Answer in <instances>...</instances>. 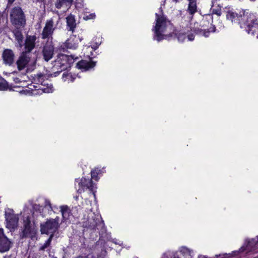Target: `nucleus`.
<instances>
[{"label":"nucleus","mask_w":258,"mask_h":258,"mask_svg":"<svg viewBox=\"0 0 258 258\" xmlns=\"http://www.w3.org/2000/svg\"><path fill=\"white\" fill-rule=\"evenodd\" d=\"M80 41L81 39L79 37L72 35L64 43V46L67 49H75Z\"/></svg>","instance_id":"obj_12"},{"label":"nucleus","mask_w":258,"mask_h":258,"mask_svg":"<svg viewBox=\"0 0 258 258\" xmlns=\"http://www.w3.org/2000/svg\"><path fill=\"white\" fill-rule=\"evenodd\" d=\"M5 213L7 226H17L19 224V216L15 214L13 209L7 208Z\"/></svg>","instance_id":"obj_11"},{"label":"nucleus","mask_w":258,"mask_h":258,"mask_svg":"<svg viewBox=\"0 0 258 258\" xmlns=\"http://www.w3.org/2000/svg\"><path fill=\"white\" fill-rule=\"evenodd\" d=\"M60 219L58 217L55 218H50L46 222V226H57L59 224Z\"/></svg>","instance_id":"obj_30"},{"label":"nucleus","mask_w":258,"mask_h":258,"mask_svg":"<svg viewBox=\"0 0 258 258\" xmlns=\"http://www.w3.org/2000/svg\"><path fill=\"white\" fill-rule=\"evenodd\" d=\"M51 237H49L48 240L45 242V243L40 248V250H44L46 248L48 247L51 241Z\"/></svg>","instance_id":"obj_32"},{"label":"nucleus","mask_w":258,"mask_h":258,"mask_svg":"<svg viewBox=\"0 0 258 258\" xmlns=\"http://www.w3.org/2000/svg\"><path fill=\"white\" fill-rule=\"evenodd\" d=\"M67 23L70 31H73L76 27V24L75 17L73 15H70L67 17Z\"/></svg>","instance_id":"obj_25"},{"label":"nucleus","mask_w":258,"mask_h":258,"mask_svg":"<svg viewBox=\"0 0 258 258\" xmlns=\"http://www.w3.org/2000/svg\"><path fill=\"white\" fill-rule=\"evenodd\" d=\"M56 231L57 227H41V233L50 235L49 237H51V239Z\"/></svg>","instance_id":"obj_23"},{"label":"nucleus","mask_w":258,"mask_h":258,"mask_svg":"<svg viewBox=\"0 0 258 258\" xmlns=\"http://www.w3.org/2000/svg\"><path fill=\"white\" fill-rule=\"evenodd\" d=\"M201 26L198 23H195L193 25L190 24L188 27L187 23L181 22L180 25V28L177 33V37L179 41L184 42L186 39L189 41H192L194 39V35L193 33H189V31L194 32L196 34H200L207 37L210 34V31L203 30L200 28Z\"/></svg>","instance_id":"obj_2"},{"label":"nucleus","mask_w":258,"mask_h":258,"mask_svg":"<svg viewBox=\"0 0 258 258\" xmlns=\"http://www.w3.org/2000/svg\"><path fill=\"white\" fill-rule=\"evenodd\" d=\"M76 181L78 183V185L76 184V187L77 188L78 186V188L77 189L78 192L82 193L85 189H89L90 191L93 192L92 195L95 196V194L93 191L94 185L90 179L82 178L81 179L76 180Z\"/></svg>","instance_id":"obj_10"},{"label":"nucleus","mask_w":258,"mask_h":258,"mask_svg":"<svg viewBox=\"0 0 258 258\" xmlns=\"http://www.w3.org/2000/svg\"><path fill=\"white\" fill-rule=\"evenodd\" d=\"M95 65V62L82 60L77 63V67L82 71H86L93 68Z\"/></svg>","instance_id":"obj_15"},{"label":"nucleus","mask_w":258,"mask_h":258,"mask_svg":"<svg viewBox=\"0 0 258 258\" xmlns=\"http://www.w3.org/2000/svg\"><path fill=\"white\" fill-rule=\"evenodd\" d=\"M43 210V207L32 201H29L24 206L23 211L21 212L23 218L24 226H34L38 225V222L35 219V216L41 215Z\"/></svg>","instance_id":"obj_1"},{"label":"nucleus","mask_w":258,"mask_h":258,"mask_svg":"<svg viewBox=\"0 0 258 258\" xmlns=\"http://www.w3.org/2000/svg\"><path fill=\"white\" fill-rule=\"evenodd\" d=\"M61 47H62V49H64V48H66V47L64 45L63 47L62 46H61Z\"/></svg>","instance_id":"obj_42"},{"label":"nucleus","mask_w":258,"mask_h":258,"mask_svg":"<svg viewBox=\"0 0 258 258\" xmlns=\"http://www.w3.org/2000/svg\"><path fill=\"white\" fill-rule=\"evenodd\" d=\"M8 88L7 82L0 77V91L5 90Z\"/></svg>","instance_id":"obj_31"},{"label":"nucleus","mask_w":258,"mask_h":258,"mask_svg":"<svg viewBox=\"0 0 258 258\" xmlns=\"http://www.w3.org/2000/svg\"><path fill=\"white\" fill-rule=\"evenodd\" d=\"M173 1L175 2H178L179 0H172Z\"/></svg>","instance_id":"obj_43"},{"label":"nucleus","mask_w":258,"mask_h":258,"mask_svg":"<svg viewBox=\"0 0 258 258\" xmlns=\"http://www.w3.org/2000/svg\"><path fill=\"white\" fill-rule=\"evenodd\" d=\"M53 51V46L51 44H47L44 47L43 54L45 60L47 61L52 58Z\"/></svg>","instance_id":"obj_18"},{"label":"nucleus","mask_w":258,"mask_h":258,"mask_svg":"<svg viewBox=\"0 0 258 258\" xmlns=\"http://www.w3.org/2000/svg\"><path fill=\"white\" fill-rule=\"evenodd\" d=\"M73 0H57L55 5L57 9H62L65 12L71 7Z\"/></svg>","instance_id":"obj_16"},{"label":"nucleus","mask_w":258,"mask_h":258,"mask_svg":"<svg viewBox=\"0 0 258 258\" xmlns=\"http://www.w3.org/2000/svg\"><path fill=\"white\" fill-rule=\"evenodd\" d=\"M10 20L12 24L17 28L23 27L26 24L24 13L19 7L12 9L10 13Z\"/></svg>","instance_id":"obj_5"},{"label":"nucleus","mask_w":258,"mask_h":258,"mask_svg":"<svg viewBox=\"0 0 258 258\" xmlns=\"http://www.w3.org/2000/svg\"><path fill=\"white\" fill-rule=\"evenodd\" d=\"M95 15L94 14H91L89 15H86L84 16L83 19L85 20L93 19L95 18Z\"/></svg>","instance_id":"obj_36"},{"label":"nucleus","mask_w":258,"mask_h":258,"mask_svg":"<svg viewBox=\"0 0 258 258\" xmlns=\"http://www.w3.org/2000/svg\"><path fill=\"white\" fill-rule=\"evenodd\" d=\"M191 251L186 247H182L179 251L180 256L179 257V255L177 253L174 254L178 256L179 258H191Z\"/></svg>","instance_id":"obj_24"},{"label":"nucleus","mask_w":258,"mask_h":258,"mask_svg":"<svg viewBox=\"0 0 258 258\" xmlns=\"http://www.w3.org/2000/svg\"><path fill=\"white\" fill-rule=\"evenodd\" d=\"M202 258H206V257L204 256H202Z\"/></svg>","instance_id":"obj_44"},{"label":"nucleus","mask_w":258,"mask_h":258,"mask_svg":"<svg viewBox=\"0 0 258 258\" xmlns=\"http://www.w3.org/2000/svg\"><path fill=\"white\" fill-rule=\"evenodd\" d=\"M74 62V58L72 56L59 54L54 61V68L62 71L71 67Z\"/></svg>","instance_id":"obj_7"},{"label":"nucleus","mask_w":258,"mask_h":258,"mask_svg":"<svg viewBox=\"0 0 258 258\" xmlns=\"http://www.w3.org/2000/svg\"><path fill=\"white\" fill-rule=\"evenodd\" d=\"M9 230V227H6V229L0 228V252L8 251L12 246L13 242L6 236L7 231L10 233Z\"/></svg>","instance_id":"obj_9"},{"label":"nucleus","mask_w":258,"mask_h":258,"mask_svg":"<svg viewBox=\"0 0 258 258\" xmlns=\"http://www.w3.org/2000/svg\"><path fill=\"white\" fill-rule=\"evenodd\" d=\"M14 34L15 37V39L17 41L18 46L21 48L23 45V36L21 32L19 30H15L14 31Z\"/></svg>","instance_id":"obj_26"},{"label":"nucleus","mask_w":258,"mask_h":258,"mask_svg":"<svg viewBox=\"0 0 258 258\" xmlns=\"http://www.w3.org/2000/svg\"><path fill=\"white\" fill-rule=\"evenodd\" d=\"M99 44H100V43H97L95 44V45H92V48L94 49H96L97 48H98Z\"/></svg>","instance_id":"obj_38"},{"label":"nucleus","mask_w":258,"mask_h":258,"mask_svg":"<svg viewBox=\"0 0 258 258\" xmlns=\"http://www.w3.org/2000/svg\"><path fill=\"white\" fill-rule=\"evenodd\" d=\"M17 65L19 70L21 71L25 68L32 69L36 63V59L31 57V54L24 52L17 61Z\"/></svg>","instance_id":"obj_6"},{"label":"nucleus","mask_w":258,"mask_h":258,"mask_svg":"<svg viewBox=\"0 0 258 258\" xmlns=\"http://www.w3.org/2000/svg\"><path fill=\"white\" fill-rule=\"evenodd\" d=\"M242 13L241 21L239 22L240 27L244 28L248 33L258 38V22L256 16L248 12H242Z\"/></svg>","instance_id":"obj_4"},{"label":"nucleus","mask_w":258,"mask_h":258,"mask_svg":"<svg viewBox=\"0 0 258 258\" xmlns=\"http://www.w3.org/2000/svg\"><path fill=\"white\" fill-rule=\"evenodd\" d=\"M62 79L64 82L68 83L72 82L76 79V76L73 75L71 73L64 72L62 76Z\"/></svg>","instance_id":"obj_28"},{"label":"nucleus","mask_w":258,"mask_h":258,"mask_svg":"<svg viewBox=\"0 0 258 258\" xmlns=\"http://www.w3.org/2000/svg\"><path fill=\"white\" fill-rule=\"evenodd\" d=\"M246 247L249 250L258 248V237H256L251 240L248 241Z\"/></svg>","instance_id":"obj_27"},{"label":"nucleus","mask_w":258,"mask_h":258,"mask_svg":"<svg viewBox=\"0 0 258 258\" xmlns=\"http://www.w3.org/2000/svg\"><path fill=\"white\" fill-rule=\"evenodd\" d=\"M60 20L59 17H53L47 20L42 32V38L45 39L51 36L54 30L56 28Z\"/></svg>","instance_id":"obj_8"},{"label":"nucleus","mask_w":258,"mask_h":258,"mask_svg":"<svg viewBox=\"0 0 258 258\" xmlns=\"http://www.w3.org/2000/svg\"><path fill=\"white\" fill-rule=\"evenodd\" d=\"M162 258H179L178 256H176L175 254H172V255L170 254H168L167 253H165L163 254Z\"/></svg>","instance_id":"obj_37"},{"label":"nucleus","mask_w":258,"mask_h":258,"mask_svg":"<svg viewBox=\"0 0 258 258\" xmlns=\"http://www.w3.org/2000/svg\"><path fill=\"white\" fill-rule=\"evenodd\" d=\"M15 0H9V2L12 3Z\"/></svg>","instance_id":"obj_41"},{"label":"nucleus","mask_w":258,"mask_h":258,"mask_svg":"<svg viewBox=\"0 0 258 258\" xmlns=\"http://www.w3.org/2000/svg\"><path fill=\"white\" fill-rule=\"evenodd\" d=\"M36 37L35 35H27L25 41V48L27 53L31 51L35 47Z\"/></svg>","instance_id":"obj_14"},{"label":"nucleus","mask_w":258,"mask_h":258,"mask_svg":"<svg viewBox=\"0 0 258 258\" xmlns=\"http://www.w3.org/2000/svg\"><path fill=\"white\" fill-rule=\"evenodd\" d=\"M187 11L190 15H193L197 12V5L195 1H189Z\"/></svg>","instance_id":"obj_29"},{"label":"nucleus","mask_w":258,"mask_h":258,"mask_svg":"<svg viewBox=\"0 0 258 258\" xmlns=\"http://www.w3.org/2000/svg\"><path fill=\"white\" fill-rule=\"evenodd\" d=\"M28 79V77L25 74L22 75H18L16 76L13 77V79L14 82L16 84H19L18 87H23L25 85V82H26Z\"/></svg>","instance_id":"obj_22"},{"label":"nucleus","mask_w":258,"mask_h":258,"mask_svg":"<svg viewBox=\"0 0 258 258\" xmlns=\"http://www.w3.org/2000/svg\"><path fill=\"white\" fill-rule=\"evenodd\" d=\"M53 91V88L52 85L51 84H47L46 86L45 84H41V86L38 89L37 91H34L32 93L34 95L37 94H41L43 93H50Z\"/></svg>","instance_id":"obj_19"},{"label":"nucleus","mask_w":258,"mask_h":258,"mask_svg":"<svg viewBox=\"0 0 258 258\" xmlns=\"http://www.w3.org/2000/svg\"><path fill=\"white\" fill-rule=\"evenodd\" d=\"M156 25L153 29L155 33L154 39L159 41L166 39L170 35L173 29L170 21H168L163 15L156 14Z\"/></svg>","instance_id":"obj_3"},{"label":"nucleus","mask_w":258,"mask_h":258,"mask_svg":"<svg viewBox=\"0 0 258 258\" xmlns=\"http://www.w3.org/2000/svg\"><path fill=\"white\" fill-rule=\"evenodd\" d=\"M245 249H246V248H244V247H243H243H241V248H240V250H241V251H244V250H245Z\"/></svg>","instance_id":"obj_39"},{"label":"nucleus","mask_w":258,"mask_h":258,"mask_svg":"<svg viewBox=\"0 0 258 258\" xmlns=\"http://www.w3.org/2000/svg\"><path fill=\"white\" fill-rule=\"evenodd\" d=\"M44 206L45 207H48L50 209H52L51 205L49 200L44 199Z\"/></svg>","instance_id":"obj_35"},{"label":"nucleus","mask_w":258,"mask_h":258,"mask_svg":"<svg viewBox=\"0 0 258 258\" xmlns=\"http://www.w3.org/2000/svg\"><path fill=\"white\" fill-rule=\"evenodd\" d=\"M96 220L97 221L96 222V226L104 224L103 221H102V218L100 216L97 215L96 216Z\"/></svg>","instance_id":"obj_34"},{"label":"nucleus","mask_w":258,"mask_h":258,"mask_svg":"<svg viewBox=\"0 0 258 258\" xmlns=\"http://www.w3.org/2000/svg\"><path fill=\"white\" fill-rule=\"evenodd\" d=\"M241 16H243L241 14H238L232 11H228L227 14V19L230 20L232 23H238L241 21Z\"/></svg>","instance_id":"obj_20"},{"label":"nucleus","mask_w":258,"mask_h":258,"mask_svg":"<svg viewBox=\"0 0 258 258\" xmlns=\"http://www.w3.org/2000/svg\"><path fill=\"white\" fill-rule=\"evenodd\" d=\"M4 61L6 64L11 65L14 61V54L10 49H6L3 54Z\"/></svg>","instance_id":"obj_17"},{"label":"nucleus","mask_w":258,"mask_h":258,"mask_svg":"<svg viewBox=\"0 0 258 258\" xmlns=\"http://www.w3.org/2000/svg\"><path fill=\"white\" fill-rule=\"evenodd\" d=\"M99 172V170L98 168H95L91 171V177L92 178L97 180V175Z\"/></svg>","instance_id":"obj_33"},{"label":"nucleus","mask_w":258,"mask_h":258,"mask_svg":"<svg viewBox=\"0 0 258 258\" xmlns=\"http://www.w3.org/2000/svg\"><path fill=\"white\" fill-rule=\"evenodd\" d=\"M230 256V254H227V258H229Z\"/></svg>","instance_id":"obj_40"},{"label":"nucleus","mask_w":258,"mask_h":258,"mask_svg":"<svg viewBox=\"0 0 258 258\" xmlns=\"http://www.w3.org/2000/svg\"><path fill=\"white\" fill-rule=\"evenodd\" d=\"M36 232L37 230L35 227H23L20 237L22 238H31L32 239L35 237Z\"/></svg>","instance_id":"obj_13"},{"label":"nucleus","mask_w":258,"mask_h":258,"mask_svg":"<svg viewBox=\"0 0 258 258\" xmlns=\"http://www.w3.org/2000/svg\"><path fill=\"white\" fill-rule=\"evenodd\" d=\"M59 208L63 220H69L72 216L70 208L67 205L61 206Z\"/></svg>","instance_id":"obj_21"}]
</instances>
